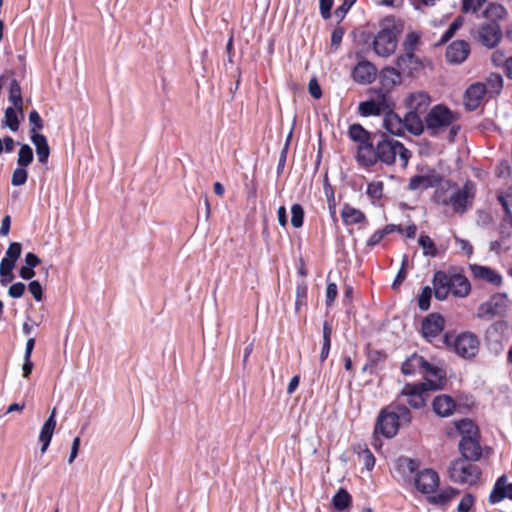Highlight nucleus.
Here are the masks:
<instances>
[{
    "instance_id": "a19ab883",
    "label": "nucleus",
    "mask_w": 512,
    "mask_h": 512,
    "mask_svg": "<svg viewBox=\"0 0 512 512\" xmlns=\"http://www.w3.org/2000/svg\"><path fill=\"white\" fill-rule=\"evenodd\" d=\"M33 161V151L28 144H22L18 152V166L27 167Z\"/></svg>"
},
{
    "instance_id": "3c124183",
    "label": "nucleus",
    "mask_w": 512,
    "mask_h": 512,
    "mask_svg": "<svg viewBox=\"0 0 512 512\" xmlns=\"http://www.w3.org/2000/svg\"><path fill=\"white\" fill-rule=\"evenodd\" d=\"M29 292L36 301H41L43 298V290L39 281H31L28 285Z\"/></svg>"
},
{
    "instance_id": "79ce46f5",
    "label": "nucleus",
    "mask_w": 512,
    "mask_h": 512,
    "mask_svg": "<svg viewBox=\"0 0 512 512\" xmlns=\"http://www.w3.org/2000/svg\"><path fill=\"white\" fill-rule=\"evenodd\" d=\"M16 108L8 107L5 110L4 115V123L8 126L12 131H17L19 129V120L16 112Z\"/></svg>"
},
{
    "instance_id": "864d4df0",
    "label": "nucleus",
    "mask_w": 512,
    "mask_h": 512,
    "mask_svg": "<svg viewBox=\"0 0 512 512\" xmlns=\"http://www.w3.org/2000/svg\"><path fill=\"white\" fill-rule=\"evenodd\" d=\"M398 465L404 471H408L409 473H414L418 468V463L410 458L399 459Z\"/></svg>"
},
{
    "instance_id": "de8ad7c7",
    "label": "nucleus",
    "mask_w": 512,
    "mask_h": 512,
    "mask_svg": "<svg viewBox=\"0 0 512 512\" xmlns=\"http://www.w3.org/2000/svg\"><path fill=\"white\" fill-rule=\"evenodd\" d=\"M432 295V289L428 286L424 287L418 298V306L421 310H428L430 307V299Z\"/></svg>"
},
{
    "instance_id": "c03bdc74",
    "label": "nucleus",
    "mask_w": 512,
    "mask_h": 512,
    "mask_svg": "<svg viewBox=\"0 0 512 512\" xmlns=\"http://www.w3.org/2000/svg\"><path fill=\"white\" fill-rule=\"evenodd\" d=\"M291 224L295 228H300L303 225L304 210L300 204H294L291 207Z\"/></svg>"
},
{
    "instance_id": "0e129e2a",
    "label": "nucleus",
    "mask_w": 512,
    "mask_h": 512,
    "mask_svg": "<svg viewBox=\"0 0 512 512\" xmlns=\"http://www.w3.org/2000/svg\"><path fill=\"white\" fill-rule=\"evenodd\" d=\"M40 262H41L40 258L32 252L27 253L25 256V265L26 266L34 268V267L38 266L40 264Z\"/></svg>"
},
{
    "instance_id": "bb28decb",
    "label": "nucleus",
    "mask_w": 512,
    "mask_h": 512,
    "mask_svg": "<svg viewBox=\"0 0 512 512\" xmlns=\"http://www.w3.org/2000/svg\"><path fill=\"white\" fill-rule=\"evenodd\" d=\"M432 406L437 415L448 417L455 409V402L448 395H439L433 400Z\"/></svg>"
},
{
    "instance_id": "b1692460",
    "label": "nucleus",
    "mask_w": 512,
    "mask_h": 512,
    "mask_svg": "<svg viewBox=\"0 0 512 512\" xmlns=\"http://www.w3.org/2000/svg\"><path fill=\"white\" fill-rule=\"evenodd\" d=\"M469 268L472 275L477 279L484 280L495 286H499L502 283V277L488 267L472 264Z\"/></svg>"
},
{
    "instance_id": "4d7b16f0",
    "label": "nucleus",
    "mask_w": 512,
    "mask_h": 512,
    "mask_svg": "<svg viewBox=\"0 0 512 512\" xmlns=\"http://www.w3.org/2000/svg\"><path fill=\"white\" fill-rule=\"evenodd\" d=\"M360 458L362 459L365 467L370 470L374 467L375 465V458L373 456V454L371 453V451L369 449H364L363 452L359 455Z\"/></svg>"
},
{
    "instance_id": "2f4dec72",
    "label": "nucleus",
    "mask_w": 512,
    "mask_h": 512,
    "mask_svg": "<svg viewBox=\"0 0 512 512\" xmlns=\"http://www.w3.org/2000/svg\"><path fill=\"white\" fill-rule=\"evenodd\" d=\"M349 136L355 142H358L357 151L364 146V144H372L368 132L359 124H353L349 128Z\"/></svg>"
},
{
    "instance_id": "ea45409f",
    "label": "nucleus",
    "mask_w": 512,
    "mask_h": 512,
    "mask_svg": "<svg viewBox=\"0 0 512 512\" xmlns=\"http://www.w3.org/2000/svg\"><path fill=\"white\" fill-rule=\"evenodd\" d=\"M331 335H332V327L328 322H325L323 325V346L320 353V360L324 362L330 351L331 346Z\"/></svg>"
},
{
    "instance_id": "680f3d73",
    "label": "nucleus",
    "mask_w": 512,
    "mask_h": 512,
    "mask_svg": "<svg viewBox=\"0 0 512 512\" xmlns=\"http://www.w3.org/2000/svg\"><path fill=\"white\" fill-rule=\"evenodd\" d=\"M320 2V12L324 19H328L330 17V10L333 5V0H319Z\"/></svg>"
},
{
    "instance_id": "ddd939ff",
    "label": "nucleus",
    "mask_w": 512,
    "mask_h": 512,
    "mask_svg": "<svg viewBox=\"0 0 512 512\" xmlns=\"http://www.w3.org/2000/svg\"><path fill=\"white\" fill-rule=\"evenodd\" d=\"M392 106L393 104L390 99L382 94L375 100L361 102L358 109L362 116H378L385 113L386 110H389Z\"/></svg>"
},
{
    "instance_id": "c9c22d12",
    "label": "nucleus",
    "mask_w": 512,
    "mask_h": 512,
    "mask_svg": "<svg viewBox=\"0 0 512 512\" xmlns=\"http://www.w3.org/2000/svg\"><path fill=\"white\" fill-rule=\"evenodd\" d=\"M332 503L335 509L343 511L351 506L352 498L346 489L340 488L334 495Z\"/></svg>"
},
{
    "instance_id": "20e7f679",
    "label": "nucleus",
    "mask_w": 512,
    "mask_h": 512,
    "mask_svg": "<svg viewBox=\"0 0 512 512\" xmlns=\"http://www.w3.org/2000/svg\"><path fill=\"white\" fill-rule=\"evenodd\" d=\"M404 30L401 20L393 16L385 17L380 23V30L373 41L375 53L381 57L392 55L397 47V36Z\"/></svg>"
},
{
    "instance_id": "0eeeda50",
    "label": "nucleus",
    "mask_w": 512,
    "mask_h": 512,
    "mask_svg": "<svg viewBox=\"0 0 512 512\" xmlns=\"http://www.w3.org/2000/svg\"><path fill=\"white\" fill-rule=\"evenodd\" d=\"M457 120V114L444 105L434 106L425 117V126L431 135H438Z\"/></svg>"
},
{
    "instance_id": "5fc2aeb1",
    "label": "nucleus",
    "mask_w": 512,
    "mask_h": 512,
    "mask_svg": "<svg viewBox=\"0 0 512 512\" xmlns=\"http://www.w3.org/2000/svg\"><path fill=\"white\" fill-rule=\"evenodd\" d=\"M463 19L461 17L456 18L449 26L448 30L443 36V41L449 40L455 32L462 26Z\"/></svg>"
},
{
    "instance_id": "39448f33",
    "label": "nucleus",
    "mask_w": 512,
    "mask_h": 512,
    "mask_svg": "<svg viewBox=\"0 0 512 512\" xmlns=\"http://www.w3.org/2000/svg\"><path fill=\"white\" fill-rule=\"evenodd\" d=\"M411 421L410 411L405 406L398 407V412L382 410L378 416L375 432H380L387 438L396 435L400 423Z\"/></svg>"
},
{
    "instance_id": "1a4fd4ad",
    "label": "nucleus",
    "mask_w": 512,
    "mask_h": 512,
    "mask_svg": "<svg viewBox=\"0 0 512 512\" xmlns=\"http://www.w3.org/2000/svg\"><path fill=\"white\" fill-rule=\"evenodd\" d=\"M449 476L454 482L473 485L479 480L480 470L477 465L468 462V459L459 458L451 463Z\"/></svg>"
},
{
    "instance_id": "473e14b6",
    "label": "nucleus",
    "mask_w": 512,
    "mask_h": 512,
    "mask_svg": "<svg viewBox=\"0 0 512 512\" xmlns=\"http://www.w3.org/2000/svg\"><path fill=\"white\" fill-rule=\"evenodd\" d=\"M483 84L487 94L498 95L503 88V77L498 73H490Z\"/></svg>"
},
{
    "instance_id": "4be33fe9",
    "label": "nucleus",
    "mask_w": 512,
    "mask_h": 512,
    "mask_svg": "<svg viewBox=\"0 0 512 512\" xmlns=\"http://www.w3.org/2000/svg\"><path fill=\"white\" fill-rule=\"evenodd\" d=\"M384 114L383 125L385 129L392 135L402 136L405 131V123H403V119L393 112L392 108L386 110Z\"/></svg>"
},
{
    "instance_id": "e433bc0d",
    "label": "nucleus",
    "mask_w": 512,
    "mask_h": 512,
    "mask_svg": "<svg viewBox=\"0 0 512 512\" xmlns=\"http://www.w3.org/2000/svg\"><path fill=\"white\" fill-rule=\"evenodd\" d=\"M9 100L13 103L14 107L22 113L23 99L21 95V88L17 80L13 79L10 83Z\"/></svg>"
},
{
    "instance_id": "aec40b11",
    "label": "nucleus",
    "mask_w": 512,
    "mask_h": 512,
    "mask_svg": "<svg viewBox=\"0 0 512 512\" xmlns=\"http://www.w3.org/2000/svg\"><path fill=\"white\" fill-rule=\"evenodd\" d=\"M376 72L377 70L372 63L368 61H362L355 66L352 72V76L353 79L358 83L370 84L376 78Z\"/></svg>"
},
{
    "instance_id": "9d476101",
    "label": "nucleus",
    "mask_w": 512,
    "mask_h": 512,
    "mask_svg": "<svg viewBox=\"0 0 512 512\" xmlns=\"http://www.w3.org/2000/svg\"><path fill=\"white\" fill-rule=\"evenodd\" d=\"M401 370L405 375H411L419 370L423 373L425 380L433 378H437L439 380L442 379L441 370L432 366L422 356L417 354H414L408 358L402 364Z\"/></svg>"
},
{
    "instance_id": "7ed1b4c3",
    "label": "nucleus",
    "mask_w": 512,
    "mask_h": 512,
    "mask_svg": "<svg viewBox=\"0 0 512 512\" xmlns=\"http://www.w3.org/2000/svg\"><path fill=\"white\" fill-rule=\"evenodd\" d=\"M433 289L436 299L442 301L449 293L459 298L468 296L471 285L468 278L461 273L436 271L433 276Z\"/></svg>"
},
{
    "instance_id": "c85d7f7f",
    "label": "nucleus",
    "mask_w": 512,
    "mask_h": 512,
    "mask_svg": "<svg viewBox=\"0 0 512 512\" xmlns=\"http://www.w3.org/2000/svg\"><path fill=\"white\" fill-rule=\"evenodd\" d=\"M341 217L345 224L351 225V224H357L361 223L365 220V215L362 211L345 204L341 211Z\"/></svg>"
},
{
    "instance_id": "c756f323",
    "label": "nucleus",
    "mask_w": 512,
    "mask_h": 512,
    "mask_svg": "<svg viewBox=\"0 0 512 512\" xmlns=\"http://www.w3.org/2000/svg\"><path fill=\"white\" fill-rule=\"evenodd\" d=\"M483 17L490 20V23H497L498 20L504 19L507 11L504 6L497 3H489L482 13Z\"/></svg>"
},
{
    "instance_id": "052dcab7",
    "label": "nucleus",
    "mask_w": 512,
    "mask_h": 512,
    "mask_svg": "<svg viewBox=\"0 0 512 512\" xmlns=\"http://www.w3.org/2000/svg\"><path fill=\"white\" fill-rule=\"evenodd\" d=\"M308 88H309V93L311 94V96L313 98L319 99L322 96L321 88L316 79H311L309 81Z\"/></svg>"
},
{
    "instance_id": "4c0bfd02",
    "label": "nucleus",
    "mask_w": 512,
    "mask_h": 512,
    "mask_svg": "<svg viewBox=\"0 0 512 512\" xmlns=\"http://www.w3.org/2000/svg\"><path fill=\"white\" fill-rule=\"evenodd\" d=\"M457 495L453 488H446L435 495L429 496L428 501L434 505H444Z\"/></svg>"
},
{
    "instance_id": "774afa93",
    "label": "nucleus",
    "mask_w": 512,
    "mask_h": 512,
    "mask_svg": "<svg viewBox=\"0 0 512 512\" xmlns=\"http://www.w3.org/2000/svg\"><path fill=\"white\" fill-rule=\"evenodd\" d=\"M382 191L381 183H371L368 185L367 193L373 197H380Z\"/></svg>"
},
{
    "instance_id": "bf43d9fd",
    "label": "nucleus",
    "mask_w": 512,
    "mask_h": 512,
    "mask_svg": "<svg viewBox=\"0 0 512 512\" xmlns=\"http://www.w3.org/2000/svg\"><path fill=\"white\" fill-rule=\"evenodd\" d=\"M455 242L457 245L461 248V250L467 255L471 256L473 253V247L472 245L465 239H461L457 236L454 237Z\"/></svg>"
},
{
    "instance_id": "423d86ee",
    "label": "nucleus",
    "mask_w": 512,
    "mask_h": 512,
    "mask_svg": "<svg viewBox=\"0 0 512 512\" xmlns=\"http://www.w3.org/2000/svg\"><path fill=\"white\" fill-rule=\"evenodd\" d=\"M441 387V380L427 379L423 383L406 384L402 390L400 397H404L406 402L414 409L423 408L428 399V391L437 390Z\"/></svg>"
},
{
    "instance_id": "6ab92c4d",
    "label": "nucleus",
    "mask_w": 512,
    "mask_h": 512,
    "mask_svg": "<svg viewBox=\"0 0 512 512\" xmlns=\"http://www.w3.org/2000/svg\"><path fill=\"white\" fill-rule=\"evenodd\" d=\"M469 53V44L464 40H457L447 47L446 58L450 63L459 64L466 60Z\"/></svg>"
},
{
    "instance_id": "a211bd4d",
    "label": "nucleus",
    "mask_w": 512,
    "mask_h": 512,
    "mask_svg": "<svg viewBox=\"0 0 512 512\" xmlns=\"http://www.w3.org/2000/svg\"><path fill=\"white\" fill-rule=\"evenodd\" d=\"M486 94V88L482 82L474 83L465 92L464 105L469 110H475L480 106Z\"/></svg>"
},
{
    "instance_id": "f8f14e48",
    "label": "nucleus",
    "mask_w": 512,
    "mask_h": 512,
    "mask_svg": "<svg viewBox=\"0 0 512 512\" xmlns=\"http://www.w3.org/2000/svg\"><path fill=\"white\" fill-rule=\"evenodd\" d=\"M414 482L419 492L432 494L439 486V477L434 470L424 469L416 475Z\"/></svg>"
},
{
    "instance_id": "72a5a7b5",
    "label": "nucleus",
    "mask_w": 512,
    "mask_h": 512,
    "mask_svg": "<svg viewBox=\"0 0 512 512\" xmlns=\"http://www.w3.org/2000/svg\"><path fill=\"white\" fill-rule=\"evenodd\" d=\"M380 78L384 87H393L401 82L400 72L393 67H386L382 69Z\"/></svg>"
},
{
    "instance_id": "13d9d810",
    "label": "nucleus",
    "mask_w": 512,
    "mask_h": 512,
    "mask_svg": "<svg viewBox=\"0 0 512 512\" xmlns=\"http://www.w3.org/2000/svg\"><path fill=\"white\" fill-rule=\"evenodd\" d=\"M337 296V286L335 283H329L326 288V304L331 306Z\"/></svg>"
},
{
    "instance_id": "6e6d98bb",
    "label": "nucleus",
    "mask_w": 512,
    "mask_h": 512,
    "mask_svg": "<svg viewBox=\"0 0 512 512\" xmlns=\"http://www.w3.org/2000/svg\"><path fill=\"white\" fill-rule=\"evenodd\" d=\"M25 284L22 282L14 283L9 287L8 294L12 298H20L25 292Z\"/></svg>"
},
{
    "instance_id": "393cba45",
    "label": "nucleus",
    "mask_w": 512,
    "mask_h": 512,
    "mask_svg": "<svg viewBox=\"0 0 512 512\" xmlns=\"http://www.w3.org/2000/svg\"><path fill=\"white\" fill-rule=\"evenodd\" d=\"M55 416L56 408H53L49 418L43 424L39 435V440L42 442L41 452L43 453L47 450L56 427Z\"/></svg>"
},
{
    "instance_id": "cd10ccee",
    "label": "nucleus",
    "mask_w": 512,
    "mask_h": 512,
    "mask_svg": "<svg viewBox=\"0 0 512 512\" xmlns=\"http://www.w3.org/2000/svg\"><path fill=\"white\" fill-rule=\"evenodd\" d=\"M421 113L407 111L403 118L405 123V130L409 131L413 135H420L424 131V123L420 117Z\"/></svg>"
},
{
    "instance_id": "a878e982",
    "label": "nucleus",
    "mask_w": 512,
    "mask_h": 512,
    "mask_svg": "<svg viewBox=\"0 0 512 512\" xmlns=\"http://www.w3.org/2000/svg\"><path fill=\"white\" fill-rule=\"evenodd\" d=\"M30 140L35 146L38 161L41 164H47L50 148L46 137L40 133H33V135L30 136Z\"/></svg>"
},
{
    "instance_id": "49530a36",
    "label": "nucleus",
    "mask_w": 512,
    "mask_h": 512,
    "mask_svg": "<svg viewBox=\"0 0 512 512\" xmlns=\"http://www.w3.org/2000/svg\"><path fill=\"white\" fill-rule=\"evenodd\" d=\"M22 252V246L19 242H12L6 250L5 259H8L14 263L17 262Z\"/></svg>"
},
{
    "instance_id": "e2e57ef3",
    "label": "nucleus",
    "mask_w": 512,
    "mask_h": 512,
    "mask_svg": "<svg viewBox=\"0 0 512 512\" xmlns=\"http://www.w3.org/2000/svg\"><path fill=\"white\" fill-rule=\"evenodd\" d=\"M343 35L344 31L341 28L334 29L331 35V46L337 49L342 41Z\"/></svg>"
},
{
    "instance_id": "f03ea898",
    "label": "nucleus",
    "mask_w": 512,
    "mask_h": 512,
    "mask_svg": "<svg viewBox=\"0 0 512 512\" xmlns=\"http://www.w3.org/2000/svg\"><path fill=\"white\" fill-rule=\"evenodd\" d=\"M475 185L467 181L462 187L457 184L444 180L434 193V199L437 203L449 206L455 213L463 214L472 205L475 197Z\"/></svg>"
},
{
    "instance_id": "f257e3e1",
    "label": "nucleus",
    "mask_w": 512,
    "mask_h": 512,
    "mask_svg": "<svg viewBox=\"0 0 512 512\" xmlns=\"http://www.w3.org/2000/svg\"><path fill=\"white\" fill-rule=\"evenodd\" d=\"M397 155L401 165L406 167L411 156L409 150L401 142L389 139L385 135H381L375 145L373 138L372 144H364L357 152L358 160L366 166H372L377 161L391 165L395 162Z\"/></svg>"
},
{
    "instance_id": "338daca9",
    "label": "nucleus",
    "mask_w": 512,
    "mask_h": 512,
    "mask_svg": "<svg viewBox=\"0 0 512 512\" xmlns=\"http://www.w3.org/2000/svg\"><path fill=\"white\" fill-rule=\"evenodd\" d=\"M19 275L24 280L32 279L35 276V271L29 266H22L19 270Z\"/></svg>"
},
{
    "instance_id": "9b49d317",
    "label": "nucleus",
    "mask_w": 512,
    "mask_h": 512,
    "mask_svg": "<svg viewBox=\"0 0 512 512\" xmlns=\"http://www.w3.org/2000/svg\"><path fill=\"white\" fill-rule=\"evenodd\" d=\"M509 300L506 294H495L488 301L482 303L477 310L478 318L491 319L506 313Z\"/></svg>"
},
{
    "instance_id": "09e8293b",
    "label": "nucleus",
    "mask_w": 512,
    "mask_h": 512,
    "mask_svg": "<svg viewBox=\"0 0 512 512\" xmlns=\"http://www.w3.org/2000/svg\"><path fill=\"white\" fill-rule=\"evenodd\" d=\"M29 122L31 124L30 136L33 135V133H38V131L43 128V121L39 113L35 110L29 113Z\"/></svg>"
},
{
    "instance_id": "7c9ffc66",
    "label": "nucleus",
    "mask_w": 512,
    "mask_h": 512,
    "mask_svg": "<svg viewBox=\"0 0 512 512\" xmlns=\"http://www.w3.org/2000/svg\"><path fill=\"white\" fill-rule=\"evenodd\" d=\"M397 67L403 72H412L419 66V60L414 52H406L397 58Z\"/></svg>"
},
{
    "instance_id": "5701e85b",
    "label": "nucleus",
    "mask_w": 512,
    "mask_h": 512,
    "mask_svg": "<svg viewBox=\"0 0 512 512\" xmlns=\"http://www.w3.org/2000/svg\"><path fill=\"white\" fill-rule=\"evenodd\" d=\"M478 436L462 438L459 443V449L463 458L470 460H478L481 456V447L479 445Z\"/></svg>"
},
{
    "instance_id": "6e6552de",
    "label": "nucleus",
    "mask_w": 512,
    "mask_h": 512,
    "mask_svg": "<svg viewBox=\"0 0 512 512\" xmlns=\"http://www.w3.org/2000/svg\"><path fill=\"white\" fill-rule=\"evenodd\" d=\"M444 343L463 358L474 357L479 348L477 337L470 332H465L457 336L446 334L444 336Z\"/></svg>"
},
{
    "instance_id": "f3484780",
    "label": "nucleus",
    "mask_w": 512,
    "mask_h": 512,
    "mask_svg": "<svg viewBox=\"0 0 512 512\" xmlns=\"http://www.w3.org/2000/svg\"><path fill=\"white\" fill-rule=\"evenodd\" d=\"M444 319L441 315L433 313L428 315L422 322L421 332L424 338L431 340L436 337L444 328Z\"/></svg>"
},
{
    "instance_id": "603ef678",
    "label": "nucleus",
    "mask_w": 512,
    "mask_h": 512,
    "mask_svg": "<svg viewBox=\"0 0 512 512\" xmlns=\"http://www.w3.org/2000/svg\"><path fill=\"white\" fill-rule=\"evenodd\" d=\"M474 504V497L471 494H466L458 504L457 512H469Z\"/></svg>"
},
{
    "instance_id": "dca6fc26",
    "label": "nucleus",
    "mask_w": 512,
    "mask_h": 512,
    "mask_svg": "<svg viewBox=\"0 0 512 512\" xmlns=\"http://www.w3.org/2000/svg\"><path fill=\"white\" fill-rule=\"evenodd\" d=\"M444 180L439 174L433 172L426 175H415L410 178L408 188L411 191L426 190L431 187H439Z\"/></svg>"
},
{
    "instance_id": "58836bf2",
    "label": "nucleus",
    "mask_w": 512,
    "mask_h": 512,
    "mask_svg": "<svg viewBox=\"0 0 512 512\" xmlns=\"http://www.w3.org/2000/svg\"><path fill=\"white\" fill-rule=\"evenodd\" d=\"M418 244L422 248L424 256L436 257L438 255L437 247L428 235H421L418 239Z\"/></svg>"
},
{
    "instance_id": "37998d69",
    "label": "nucleus",
    "mask_w": 512,
    "mask_h": 512,
    "mask_svg": "<svg viewBox=\"0 0 512 512\" xmlns=\"http://www.w3.org/2000/svg\"><path fill=\"white\" fill-rule=\"evenodd\" d=\"M28 178V172L26 170V167L18 166L13 171L12 178H11V184L13 186H22L26 183Z\"/></svg>"
},
{
    "instance_id": "412c9836",
    "label": "nucleus",
    "mask_w": 512,
    "mask_h": 512,
    "mask_svg": "<svg viewBox=\"0 0 512 512\" xmlns=\"http://www.w3.org/2000/svg\"><path fill=\"white\" fill-rule=\"evenodd\" d=\"M508 498L512 500V483L507 482L505 475L501 476L492 490L489 501L492 504L501 502L503 499Z\"/></svg>"
},
{
    "instance_id": "f704fd0d",
    "label": "nucleus",
    "mask_w": 512,
    "mask_h": 512,
    "mask_svg": "<svg viewBox=\"0 0 512 512\" xmlns=\"http://www.w3.org/2000/svg\"><path fill=\"white\" fill-rule=\"evenodd\" d=\"M455 427L462 436V438H471L478 436V428L473 421L469 419H462L455 422Z\"/></svg>"
},
{
    "instance_id": "8fccbe9b",
    "label": "nucleus",
    "mask_w": 512,
    "mask_h": 512,
    "mask_svg": "<svg viewBox=\"0 0 512 512\" xmlns=\"http://www.w3.org/2000/svg\"><path fill=\"white\" fill-rule=\"evenodd\" d=\"M491 62L494 66L500 67V66H506V61L508 60V57H506L505 53L501 50H495L491 54Z\"/></svg>"
},
{
    "instance_id": "69168bd1",
    "label": "nucleus",
    "mask_w": 512,
    "mask_h": 512,
    "mask_svg": "<svg viewBox=\"0 0 512 512\" xmlns=\"http://www.w3.org/2000/svg\"><path fill=\"white\" fill-rule=\"evenodd\" d=\"M15 265H16V263L3 258L0 262V274H3V273L7 274L9 272H13Z\"/></svg>"
},
{
    "instance_id": "a18cd8bd",
    "label": "nucleus",
    "mask_w": 512,
    "mask_h": 512,
    "mask_svg": "<svg viewBox=\"0 0 512 512\" xmlns=\"http://www.w3.org/2000/svg\"><path fill=\"white\" fill-rule=\"evenodd\" d=\"M420 41V35L417 32H410L406 35L403 42V48L406 52H414Z\"/></svg>"
},
{
    "instance_id": "2eb2a0df",
    "label": "nucleus",
    "mask_w": 512,
    "mask_h": 512,
    "mask_svg": "<svg viewBox=\"0 0 512 512\" xmlns=\"http://www.w3.org/2000/svg\"><path fill=\"white\" fill-rule=\"evenodd\" d=\"M430 104L431 98L425 91L411 92L404 100V105L408 111L421 114L427 111Z\"/></svg>"
},
{
    "instance_id": "4468645a",
    "label": "nucleus",
    "mask_w": 512,
    "mask_h": 512,
    "mask_svg": "<svg viewBox=\"0 0 512 512\" xmlns=\"http://www.w3.org/2000/svg\"><path fill=\"white\" fill-rule=\"evenodd\" d=\"M502 38V31L498 23H486L479 27L478 40L487 48H494Z\"/></svg>"
}]
</instances>
